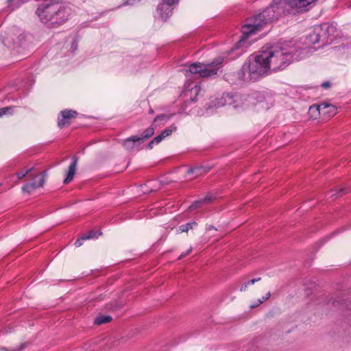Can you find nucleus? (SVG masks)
Masks as SVG:
<instances>
[{
    "label": "nucleus",
    "mask_w": 351,
    "mask_h": 351,
    "mask_svg": "<svg viewBox=\"0 0 351 351\" xmlns=\"http://www.w3.org/2000/svg\"><path fill=\"white\" fill-rule=\"evenodd\" d=\"M164 136L160 134L159 135L156 136L155 138H154L148 144L147 147L149 149H152L154 146V145H157L160 143L163 139Z\"/></svg>",
    "instance_id": "obj_19"
},
{
    "label": "nucleus",
    "mask_w": 351,
    "mask_h": 351,
    "mask_svg": "<svg viewBox=\"0 0 351 351\" xmlns=\"http://www.w3.org/2000/svg\"><path fill=\"white\" fill-rule=\"evenodd\" d=\"M271 72H278L286 69L293 61L301 59V49L294 47L272 46L264 49Z\"/></svg>",
    "instance_id": "obj_3"
},
{
    "label": "nucleus",
    "mask_w": 351,
    "mask_h": 351,
    "mask_svg": "<svg viewBox=\"0 0 351 351\" xmlns=\"http://www.w3.org/2000/svg\"><path fill=\"white\" fill-rule=\"evenodd\" d=\"M321 86H322V88L326 89V88H329L330 86V82H328V81L327 82H323Z\"/></svg>",
    "instance_id": "obj_35"
},
{
    "label": "nucleus",
    "mask_w": 351,
    "mask_h": 351,
    "mask_svg": "<svg viewBox=\"0 0 351 351\" xmlns=\"http://www.w3.org/2000/svg\"><path fill=\"white\" fill-rule=\"evenodd\" d=\"M243 105L242 97L240 95L233 94L232 93H223L220 98L217 99L215 104V106L217 107L230 106L235 109L243 107Z\"/></svg>",
    "instance_id": "obj_7"
},
{
    "label": "nucleus",
    "mask_w": 351,
    "mask_h": 351,
    "mask_svg": "<svg viewBox=\"0 0 351 351\" xmlns=\"http://www.w3.org/2000/svg\"><path fill=\"white\" fill-rule=\"evenodd\" d=\"M37 14L44 23L51 25H60L66 21L71 14V9L56 1L40 5Z\"/></svg>",
    "instance_id": "obj_4"
},
{
    "label": "nucleus",
    "mask_w": 351,
    "mask_h": 351,
    "mask_svg": "<svg viewBox=\"0 0 351 351\" xmlns=\"http://www.w3.org/2000/svg\"><path fill=\"white\" fill-rule=\"evenodd\" d=\"M261 278L258 277V278H254V279H252V280H250L247 281V282L244 283V284L241 287V288H240V291H245L247 289V288L248 285H254L255 282L260 281V280H261Z\"/></svg>",
    "instance_id": "obj_23"
},
{
    "label": "nucleus",
    "mask_w": 351,
    "mask_h": 351,
    "mask_svg": "<svg viewBox=\"0 0 351 351\" xmlns=\"http://www.w3.org/2000/svg\"><path fill=\"white\" fill-rule=\"evenodd\" d=\"M87 240L86 239H84V235L80 238L76 240L75 242V245L76 247H80L82 245L84 241Z\"/></svg>",
    "instance_id": "obj_31"
},
{
    "label": "nucleus",
    "mask_w": 351,
    "mask_h": 351,
    "mask_svg": "<svg viewBox=\"0 0 351 351\" xmlns=\"http://www.w3.org/2000/svg\"><path fill=\"white\" fill-rule=\"evenodd\" d=\"M178 2V0H162V3L167 4H175Z\"/></svg>",
    "instance_id": "obj_34"
},
{
    "label": "nucleus",
    "mask_w": 351,
    "mask_h": 351,
    "mask_svg": "<svg viewBox=\"0 0 351 351\" xmlns=\"http://www.w3.org/2000/svg\"><path fill=\"white\" fill-rule=\"evenodd\" d=\"M77 44L75 41H73V43L71 44V49L73 51H75L77 49Z\"/></svg>",
    "instance_id": "obj_36"
},
{
    "label": "nucleus",
    "mask_w": 351,
    "mask_h": 351,
    "mask_svg": "<svg viewBox=\"0 0 351 351\" xmlns=\"http://www.w3.org/2000/svg\"><path fill=\"white\" fill-rule=\"evenodd\" d=\"M177 129V127L173 124L164 130L160 134L164 136L165 138L166 137L170 136L173 132L176 131Z\"/></svg>",
    "instance_id": "obj_20"
},
{
    "label": "nucleus",
    "mask_w": 351,
    "mask_h": 351,
    "mask_svg": "<svg viewBox=\"0 0 351 351\" xmlns=\"http://www.w3.org/2000/svg\"><path fill=\"white\" fill-rule=\"evenodd\" d=\"M192 251V247H191L186 252H184L180 254L178 259L180 260L182 258L185 257L186 255H188Z\"/></svg>",
    "instance_id": "obj_33"
},
{
    "label": "nucleus",
    "mask_w": 351,
    "mask_h": 351,
    "mask_svg": "<svg viewBox=\"0 0 351 351\" xmlns=\"http://www.w3.org/2000/svg\"><path fill=\"white\" fill-rule=\"evenodd\" d=\"M19 1L21 2V3H24V2H25V0H19Z\"/></svg>",
    "instance_id": "obj_40"
},
{
    "label": "nucleus",
    "mask_w": 351,
    "mask_h": 351,
    "mask_svg": "<svg viewBox=\"0 0 351 351\" xmlns=\"http://www.w3.org/2000/svg\"><path fill=\"white\" fill-rule=\"evenodd\" d=\"M208 169H206L203 166H197L195 167L190 168L187 170L188 174H195V177L199 176L202 173H206Z\"/></svg>",
    "instance_id": "obj_15"
},
{
    "label": "nucleus",
    "mask_w": 351,
    "mask_h": 351,
    "mask_svg": "<svg viewBox=\"0 0 351 351\" xmlns=\"http://www.w3.org/2000/svg\"><path fill=\"white\" fill-rule=\"evenodd\" d=\"M154 134V128L151 126L145 129L141 136L134 135L125 139L123 146L130 152L138 149V147Z\"/></svg>",
    "instance_id": "obj_6"
},
{
    "label": "nucleus",
    "mask_w": 351,
    "mask_h": 351,
    "mask_svg": "<svg viewBox=\"0 0 351 351\" xmlns=\"http://www.w3.org/2000/svg\"><path fill=\"white\" fill-rule=\"evenodd\" d=\"M200 90V86L198 84H194L193 86L191 88V94H195L196 96Z\"/></svg>",
    "instance_id": "obj_25"
},
{
    "label": "nucleus",
    "mask_w": 351,
    "mask_h": 351,
    "mask_svg": "<svg viewBox=\"0 0 351 351\" xmlns=\"http://www.w3.org/2000/svg\"><path fill=\"white\" fill-rule=\"evenodd\" d=\"M314 112H317L319 114H323L327 118H330L337 114V108L334 105L324 102L319 105L311 106L309 108V113Z\"/></svg>",
    "instance_id": "obj_9"
},
{
    "label": "nucleus",
    "mask_w": 351,
    "mask_h": 351,
    "mask_svg": "<svg viewBox=\"0 0 351 351\" xmlns=\"http://www.w3.org/2000/svg\"><path fill=\"white\" fill-rule=\"evenodd\" d=\"M112 317L110 315H100L95 318L94 323L96 325H101L110 322Z\"/></svg>",
    "instance_id": "obj_17"
},
{
    "label": "nucleus",
    "mask_w": 351,
    "mask_h": 351,
    "mask_svg": "<svg viewBox=\"0 0 351 351\" xmlns=\"http://www.w3.org/2000/svg\"><path fill=\"white\" fill-rule=\"evenodd\" d=\"M173 4H167L162 3L158 5L157 11L163 20H167L171 14L173 9L171 8Z\"/></svg>",
    "instance_id": "obj_11"
},
{
    "label": "nucleus",
    "mask_w": 351,
    "mask_h": 351,
    "mask_svg": "<svg viewBox=\"0 0 351 351\" xmlns=\"http://www.w3.org/2000/svg\"><path fill=\"white\" fill-rule=\"evenodd\" d=\"M264 48L257 53L251 55L237 73L243 82H256L271 72Z\"/></svg>",
    "instance_id": "obj_2"
},
{
    "label": "nucleus",
    "mask_w": 351,
    "mask_h": 351,
    "mask_svg": "<svg viewBox=\"0 0 351 351\" xmlns=\"http://www.w3.org/2000/svg\"><path fill=\"white\" fill-rule=\"evenodd\" d=\"M39 181L38 182H29L25 184L22 190L24 193H30L33 191L36 190L38 188L42 187L45 184V179L43 177H40Z\"/></svg>",
    "instance_id": "obj_14"
},
{
    "label": "nucleus",
    "mask_w": 351,
    "mask_h": 351,
    "mask_svg": "<svg viewBox=\"0 0 351 351\" xmlns=\"http://www.w3.org/2000/svg\"><path fill=\"white\" fill-rule=\"evenodd\" d=\"M31 171H32V169L29 168L25 171H22L18 172L16 173V176L19 180H21L23 178H25Z\"/></svg>",
    "instance_id": "obj_24"
},
{
    "label": "nucleus",
    "mask_w": 351,
    "mask_h": 351,
    "mask_svg": "<svg viewBox=\"0 0 351 351\" xmlns=\"http://www.w3.org/2000/svg\"><path fill=\"white\" fill-rule=\"evenodd\" d=\"M271 296L270 292H268L265 296H263L262 298L258 299L254 304H252L250 306L251 308H255L258 306H259L261 304L265 302L267 300H268Z\"/></svg>",
    "instance_id": "obj_22"
},
{
    "label": "nucleus",
    "mask_w": 351,
    "mask_h": 351,
    "mask_svg": "<svg viewBox=\"0 0 351 351\" xmlns=\"http://www.w3.org/2000/svg\"><path fill=\"white\" fill-rule=\"evenodd\" d=\"M136 2V0H128L126 4L133 5Z\"/></svg>",
    "instance_id": "obj_37"
},
{
    "label": "nucleus",
    "mask_w": 351,
    "mask_h": 351,
    "mask_svg": "<svg viewBox=\"0 0 351 351\" xmlns=\"http://www.w3.org/2000/svg\"><path fill=\"white\" fill-rule=\"evenodd\" d=\"M334 37H330L322 31V27L320 25L315 26L313 32L308 35L309 42L315 45L321 43L322 45H326L330 43Z\"/></svg>",
    "instance_id": "obj_8"
},
{
    "label": "nucleus",
    "mask_w": 351,
    "mask_h": 351,
    "mask_svg": "<svg viewBox=\"0 0 351 351\" xmlns=\"http://www.w3.org/2000/svg\"><path fill=\"white\" fill-rule=\"evenodd\" d=\"M11 110L12 108L10 107L0 108V117L9 113Z\"/></svg>",
    "instance_id": "obj_28"
},
{
    "label": "nucleus",
    "mask_w": 351,
    "mask_h": 351,
    "mask_svg": "<svg viewBox=\"0 0 351 351\" xmlns=\"http://www.w3.org/2000/svg\"><path fill=\"white\" fill-rule=\"evenodd\" d=\"M40 177H43L45 180V173H40V174H37L32 180L30 182H38V181H39V178Z\"/></svg>",
    "instance_id": "obj_30"
},
{
    "label": "nucleus",
    "mask_w": 351,
    "mask_h": 351,
    "mask_svg": "<svg viewBox=\"0 0 351 351\" xmlns=\"http://www.w3.org/2000/svg\"><path fill=\"white\" fill-rule=\"evenodd\" d=\"M14 1V0H8V1H8V5H9V7H10V8H11V10H14V9L17 8L19 6V5H20V3H18V4H17V5H12V2H13Z\"/></svg>",
    "instance_id": "obj_32"
},
{
    "label": "nucleus",
    "mask_w": 351,
    "mask_h": 351,
    "mask_svg": "<svg viewBox=\"0 0 351 351\" xmlns=\"http://www.w3.org/2000/svg\"><path fill=\"white\" fill-rule=\"evenodd\" d=\"M149 112H150L151 113H153V110H149Z\"/></svg>",
    "instance_id": "obj_41"
},
{
    "label": "nucleus",
    "mask_w": 351,
    "mask_h": 351,
    "mask_svg": "<svg viewBox=\"0 0 351 351\" xmlns=\"http://www.w3.org/2000/svg\"><path fill=\"white\" fill-rule=\"evenodd\" d=\"M101 234V232L100 231L90 230L87 234L84 235V239H95V238H98V237Z\"/></svg>",
    "instance_id": "obj_21"
},
{
    "label": "nucleus",
    "mask_w": 351,
    "mask_h": 351,
    "mask_svg": "<svg viewBox=\"0 0 351 351\" xmlns=\"http://www.w3.org/2000/svg\"><path fill=\"white\" fill-rule=\"evenodd\" d=\"M253 97L257 99L258 102H262V98H265V94L263 93H256L254 94Z\"/></svg>",
    "instance_id": "obj_27"
},
{
    "label": "nucleus",
    "mask_w": 351,
    "mask_h": 351,
    "mask_svg": "<svg viewBox=\"0 0 351 351\" xmlns=\"http://www.w3.org/2000/svg\"><path fill=\"white\" fill-rule=\"evenodd\" d=\"M167 115L165 114H160V115H158L155 119H154V122H157V121H166L167 120Z\"/></svg>",
    "instance_id": "obj_26"
},
{
    "label": "nucleus",
    "mask_w": 351,
    "mask_h": 351,
    "mask_svg": "<svg viewBox=\"0 0 351 351\" xmlns=\"http://www.w3.org/2000/svg\"><path fill=\"white\" fill-rule=\"evenodd\" d=\"M195 101V98H193L192 96L191 97V101Z\"/></svg>",
    "instance_id": "obj_39"
},
{
    "label": "nucleus",
    "mask_w": 351,
    "mask_h": 351,
    "mask_svg": "<svg viewBox=\"0 0 351 351\" xmlns=\"http://www.w3.org/2000/svg\"><path fill=\"white\" fill-rule=\"evenodd\" d=\"M78 158L76 156L72 158V162L69 167V170L66 173V176L64 178V184L69 183L73 179L76 172V167Z\"/></svg>",
    "instance_id": "obj_12"
},
{
    "label": "nucleus",
    "mask_w": 351,
    "mask_h": 351,
    "mask_svg": "<svg viewBox=\"0 0 351 351\" xmlns=\"http://www.w3.org/2000/svg\"><path fill=\"white\" fill-rule=\"evenodd\" d=\"M77 112L72 110H62L58 118V125L60 128H63L69 124V119L76 117Z\"/></svg>",
    "instance_id": "obj_10"
},
{
    "label": "nucleus",
    "mask_w": 351,
    "mask_h": 351,
    "mask_svg": "<svg viewBox=\"0 0 351 351\" xmlns=\"http://www.w3.org/2000/svg\"><path fill=\"white\" fill-rule=\"evenodd\" d=\"M350 191L349 189L341 188L339 191H337V193H334L332 195H341L348 193Z\"/></svg>",
    "instance_id": "obj_29"
},
{
    "label": "nucleus",
    "mask_w": 351,
    "mask_h": 351,
    "mask_svg": "<svg viewBox=\"0 0 351 351\" xmlns=\"http://www.w3.org/2000/svg\"><path fill=\"white\" fill-rule=\"evenodd\" d=\"M223 58L219 56L215 58L212 62L207 64L195 62L191 64L187 72L191 74H196L202 77H210L217 75L218 72L222 67Z\"/></svg>",
    "instance_id": "obj_5"
},
{
    "label": "nucleus",
    "mask_w": 351,
    "mask_h": 351,
    "mask_svg": "<svg viewBox=\"0 0 351 351\" xmlns=\"http://www.w3.org/2000/svg\"><path fill=\"white\" fill-rule=\"evenodd\" d=\"M320 26L322 27V31L325 32L330 37H332V36L335 32V27L333 25L325 23L321 24Z\"/></svg>",
    "instance_id": "obj_16"
},
{
    "label": "nucleus",
    "mask_w": 351,
    "mask_h": 351,
    "mask_svg": "<svg viewBox=\"0 0 351 351\" xmlns=\"http://www.w3.org/2000/svg\"><path fill=\"white\" fill-rule=\"evenodd\" d=\"M317 0H273L271 3L263 12L254 15L252 23H247L242 27L243 36L237 43L239 47L243 43L245 42L247 37L260 30L261 27L267 23L277 20L282 15L289 13L290 9H294L297 12H304L309 10L311 5Z\"/></svg>",
    "instance_id": "obj_1"
},
{
    "label": "nucleus",
    "mask_w": 351,
    "mask_h": 351,
    "mask_svg": "<svg viewBox=\"0 0 351 351\" xmlns=\"http://www.w3.org/2000/svg\"><path fill=\"white\" fill-rule=\"evenodd\" d=\"M215 199V197L210 195H206L204 198L195 200L189 206L190 210H195L201 208L203 205L211 203Z\"/></svg>",
    "instance_id": "obj_13"
},
{
    "label": "nucleus",
    "mask_w": 351,
    "mask_h": 351,
    "mask_svg": "<svg viewBox=\"0 0 351 351\" xmlns=\"http://www.w3.org/2000/svg\"><path fill=\"white\" fill-rule=\"evenodd\" d=\"M197 226V222L191 221L180 226V230L182 232H187L189 230L193 229Z\"/></svg>",
    "instance_id": "obj_18"
},
{
    "label": "nucleus",
    "mask_w": 351,
    "mask_h": 351,
    "mask_svg": "<svg viewBox=\"0 0 351 351\" xmlns=\"http://www.w3.org/2000/svg\"><path fill=\"white\" fill-rule=\"evenodd\" d=\"M208 229V230H211V229H215V227L213 226H209Z\"/></svg>",
    "instance_id": "obj_38"
}]
</instances>
